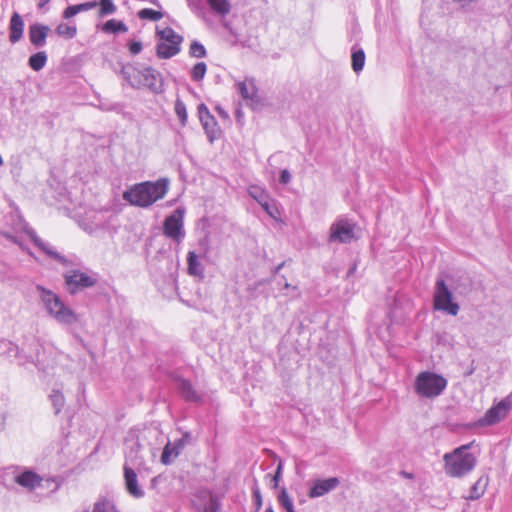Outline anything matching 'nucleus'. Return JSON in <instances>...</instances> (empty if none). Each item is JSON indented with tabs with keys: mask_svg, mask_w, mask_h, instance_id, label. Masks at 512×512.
Returning a JSON list of instances; mask_svg holds the SVG:
<instances>
[{
	"mask_svg": "<svg viewBox=\"0 0 512 512\" xmlns=\"http://www.w3.org/2000/svg\"><path fill=\"white\" fill-rule=\"evenodd\" d=\"M142 48H143V46L140 41H130L128 43V49L132 55L139 54L142 51Z\"/></svg>",
	"mask_w": 512,
	"mask_h": 512,
	"instance_id": "obj_42",
	"label": "nucleus"
},
{
	"mask_svg": "<svg viewBox=\"0 0 512 512\" xmlns=\"http://www.w3.org/2000/svg\"><path fill=\"white\" fill-rule=\"evenodd\" d=\"M261 207L265 210V212L274 220H279L280 217V210L278 206L276 205L275 200L268 198V201L263 203Z\"/></svg>",
	"mask_w": 512,
	"mask_h": 512,
	"instance_id": "obj_36",
	"label": "nucleus"
},
{
	"mask_svg": "<svg viewBox=\"0 0 512 512\" xmlns=\"http://www.w3.org/2000/svg\"><path fill=\"white\" fill-rule=\"evenodd\" d=\"M512 408V400L507 396L498 403L492 405L485 414L475 422V426L487 427L495 425L504 420Z\"/></svg>",
	"mask_w": 512,
	"mask_h": 512,
	"instance_id": "obj_9",
	"label": "nucleus"
},
{
	"mask_svg": "<svg viewBox=\"0 0 512 512\" xmlns=\"http://www.w3.org/2000/svg\"><path fill=\"white\" fill-rule=\"evenodd\" d=\"M101 30L107 34H118L127 32L128 27L123 21L110 19L101 26Z\"/></svg>",
	"mask_w": 512,
	"mask_h": 512,
	"instance_id": "obj_26",
	"label": "nucleus"
},
{
	"mask_svg": "<svg viewBox=\"0 0 512 512\" xmlns=\"http://www.w3.org/2000/svg\"><path fill=\"white\" fill-rule=\"evenodd\" d=\"M188 271L191 275L198 276L203 273V268L195 252L190 251L187 256Z\"/></svg>",
	"mask_w": 512,
	"mask_h": 512,
	"instance_id": "obj_29",
	"label": "nucleus"
},
{
	"mask_svg": "<svg viewBox=\"0 0 512 512\" xmlns=\"http://www.w3.org/2000/svg\"><path fill=\"white\" fill-rule=\"evenodd\" d=\"M291 178H292L291 173L287 169H283L280 173L279 181L281 184L286 185V184L290 183Z\"/></svg>",
	"mask_w": 512,
	"mask_h": 512,
	"instance_id": "obj_44",
	"label": "nucleus"
},
{
	"mask_svg": "<svg viewBox=\"0 0 512 512\" xmlns=\"http://www.w3.org/2000/svg\"><path fill=\"white\" fill-rule=\"evenodd\" d=\"M4 420H5V417L2 414H0V429L3 428Z\"/></svg>",
	"mask_w": 512,
	"mask_h": 512,
	"instance_id": "obj_52",
	"label": "nucleus"
},
{
	"mask_svg": "<svg viewBox=\"0 0 512 512\" xmlns=\"http://www.w3.org/2000/svg\"><path fill=\"white\" fill-rule=\"evenodd\" d=\"M198 115L209 141L213 142L219 134V129L214 116L203 103L198 106Z\"/></svg>",
	"mask_w": 512,
	"mask_h": 512,
	"instance_id": "obj_15",
	"label": "nucleus"
},
{
	"mask_svg": "<svg viewBox=\"0 0 512 512\" xmlns=\"http://www.w3.org/2000/svg\"><path fill=\"white\" fill-rule=\"evenodd\" d=\"M354 222L341 218L332 223L330 227L329 242L347 244L355 239Z\"/></svg>",
	"mask_w": 512,
	"mask_h": 512,
	"instance_id": "obj_11",
	"label": "nucleus"
},
{
	"mask_svg": "<svg viewBox=\"0 0 512 512\" xmlns=\"http://www.w3.org/2000/svg\"><path fill=\"white\" fill-rule=\"evenodd\" d=\"M185 446V440L184 438H181L177 441H175L173 444L168 442L166 446L163 449L162 455H161V462L165 465L170 464L173 457H177L181 450Z\"/></svg>",
	"mask_w": 512,
	"mask_h": 512,
	"instance_id": "obj_23",
	"label": "nucleus"
},
{
	"mask_svg": "<svg viewBox=\"0 0 512 512\" xmlns=\"http://www.w3.org/2000/svg\"><path fill=\"white\" fill-rule=\"evenodd\" d=\"M77 15V9L75 5L68 6L63 12V18L70 19Z\"/></svg>",
	"mask_w": 512,
	"mask_h": 512,
	"instance_id": "obj_45",
	"label": "nucleus"
},
{
	"mask_svg": "<svg viewBox=\"0 0 512 512\" xmlns=\"http://www.w3.org/2000/svg\"><path fill=\"white\" fill-rule=\"evenodd\" d=\"M137 16L141 20L159 21L164 17V12L159 10H153L150 8H143L137 12Z\"/></svg>",
	"mask_w": 512,
	"mask_h": 512,
	"instance_id": "obj_30",
	"label": "nucleus"
},
{
	"mask_svg": "<svg viewBox=\"0 0 512 512\" xmlns=\"http://www.w3.org/2000/svg\"><path fill=\"white\" fill-rule=\"evenodd\" d=\"M473 442L461 445L443 456L444 471L452 478H462L473 471L477 457L469 450Z\"/></svg>",
	"mask_w": 512,
	"mask_h": 512,
	"instance_id": "obj_2",
	"label": "nucleus"
},
{
	"mask_svg": "<svg viewBox=\"0 0 512 512\" xmlns=\"http://www.w3.org/2000/svg\"><path fill=\"white\" fill-rule=\"evenodd\" d=\"M236 85L243 100L251 104L258 102L257 88L252 79H246L242 82H238Z\"/></svg>",
	"mask_w": 512,
	"mask_h": 512,
	"instance_id": "obj_20",
	"label": "nucleus"
},
{
	"mask_svg": "<svg viewBox=\"0 0 512 512\" xmlns=\"http://www.w3.org/2000/svg\"><path fill=\"white\" fill-rule=\"evenodd\" d=\"M123 470L124 484L127 493L135 499L143 498L145 496V491L138 482L137 469L124 465Z\"/></svg>",
	"mask_w": 512,
	"mask_h": 512,
	"instance_id": "obj_13",
	"label": "nucleus"
},
{
	"mask_svg": "<svg viewBox=\"0 0 512 512\" xmlns=\"http://www.w3.org/2000/svg\"><path fill=\"white\" fill-rule=\"evenodd\" d=\"M100 224H101V221H97V222H95L93 225L85 226V227H84V229H85V230H92V229H93V227H95V226H99Z\"/></svg>",
	"mask_w": 512,
	"mask_h": 512,
	"instance_id": "obj_49",
	"label": "nucleus"
},
{
	"mask_svg": "<svg viewBox=\"0 0 512 512\" xmlns=\"http://www.w3.org/2000/svg\"><path fill=\"white\" fill-rule=\"evenodd\" d=\"M177 389L180 395L189 402H199L201 400V395L194 389L192 384L185 379H177L176 381Z\"/></svg>",
	"mask_w": 512,
	"mask_h": 512,
	"instance_id": "obj_22",
	"label": "nucleus"
},
{
	"mask_svg": "<svg viewBox=\"0 0 512 512\" xmlns=\"http://www.w3.org/2000/svg\"><path fill=\"white\" fill-rule=\"evenodd\" d=\"M156 36L160 40L156 45V53L160 59L172 58L180 52L183 37L176 33L171 27L164 29L157 27Z\"/></svg>",
	"mask_w": 512,
	"mask_h": 512,
	"instance_id": "obj_6",
	"label": "nucleus"
},
{
	"mask_svg": "<svg viewBox=\"0 0 512 512\" xmlns=\"http://www.w3.org/2000/svg\"><path fill=\"white\" fill-rule=\"evenodd\" d=\"M283 266V264H280L279 266H277V271Z\"/></svg>",
	"mask_w": 512,
	"mask_h": 512,
	"instance_id": "obj_54",
	"label": "nucleus"
},
{
	"mask_svg": "<svg viewBox=\"0 0 512 512\" xmlns=\"http://www.w3.org/2000/svg\"><path fill=\"white\" fill-rule=\"evenodd\" d=\"M76 9H77V14L80 13V12H85V9H84V6L83 4H77L75 5Z\"/></svg>",
	"mask_w": 512,
	"mask_h": 512,
	"instance_id": "obj_50",
	"label": "nucleus"
},
{
	"mask_svg": "<svg viewBox=\"0 0 512 512\" xmlns=\"http://www.w3.org/2000/svg\"><path fill=\"white\" fill-rule=\"evenodd\" d=\"M63 277L67 291L71 295H75L83 289L93 287L98 282L96 274H88L76 269L67 271Z\"/></svg>",
	"mask_w": 512,
	"mask_h": 512,
	"instance_id": "obj_10",
	"label": "nucleus"
},
{
	"mask_svg": "<svg viewBox=\"0 0 512 512\" xmlns=\"http://www.w3.org/2000/svg\"><path fill=\"white\" fill-rule=\"evenodd\" d=\"M14 481L28 491H33L38 488L39 485H43V477L29 469L17 473L14 477Z\"/></svg>",
	"mask_w": 512,
	"mask_h": 512,
	"instance_id": "obj_17",
	"label": "nucleus"
},
{
	"mask_svg": "<svg viewBox=\"0 0 512 512\" xmlns=\"http://www.w3.org/2000/svg\"><path fill=\"white\" fill-rule=\"evenodd\" d=\"M414 387L419 396L435 398L446 389L447 380L434 372L424 371L417 375Z\"/></svg>",
	"mask_w": 512,
	"mask_h": 512,
	"instance_id": "obj_5",
	"label": "nucleus"
},
{
	"mask_svg": "<svg viewBox=\"0 0 512 512\" xmlns=\"http://www.w3.org/2000/svg\"><path fill=\"white\" fill-rule=\"evenodd\" d=\"M205 47L198 41H193L190 45L189 54L195 58H203L206 56Z\"/></svg>",
	"mask_w": 512,
	"mask_h": 512,
	"instance_id": "obj_40",
	"label": "nucleus"
},
{
	"mask_svg": "<svg viewBox=\"0 0 512 512\" xmlns=\"http://www.w3.org/2000/svg\"><path fill=\"white\" fill-rule=\"evenodd\" d=\"M365 58L364 50L357 44L353 45L351 48V65L355 73L358 74L363 70Z\"/></svg>",
	"mask_w": 512,
	"mask_h": 512,
	"instance_id": "obj_25",
	"label": "nucleus"
},
{
	"mask_svg": "<svg viewBox=\"0 0 512 512\" xmlns=\"http://www.w3.org/2000/svg\"><path fill=\"white\" fill-rule=\"evenodd\" d=\"M278 503L281 507H283L286 512H296L294 509L293 501L290 498L287 489L282 487L277 496Z\"/></svg>",
	"mask_w": 512,
	"mask_h": 512,
	"instance_id": "obj_32",
	"label": "nucleus"
},
{
	"mask_svg": "<svg viewBox=\"0 0 512 512\" xmlns=\"http://www.w3.org/2000/svg\"><path fill=\"white\" fill-rule=\"evenodd\" d=\"M50 28L43 24H33L29 27V39L35 47H43Z\"/></svg>",
	"mask_w": 512,
	"mask_h": 512,
	"instance_id": "obj_19",
	"label": "nucleus"
},
{
	"mask_svg": "<svg viewBox=\"0 0 512 512\" xmlns=\"http://www.w3.org/2000/svg\"><path fill=\"white\" fill-rule=\"evenodd\" d=\"M265 512H274V510H273L272 506H269V507L265 510Z\"/></svg>",
	"mask_w": 512,
	"mask_h": 512,
	"instance_id": "obj_53",
	"label": "nucleus"
},
{
	"mask_svg": "<svg viewBox=\"0 0 512 512\" xmlns=\"http://www.w3.org/2000/svg\"><path fill=\"white\" fill-rule=\"evenodd\" d=\"M174 110H175V113H176L177 117L179 118L181 124L185 125L187 122L188 115H187L186 105L184 104V102L181 99L178 98L175 101Z\"/></svg>",
	"mask_w": 512,
	"mask_h": 512,
	"instance_id": "obj_38",
	"label": "nucleus"
},
{
	"mask_svg": "<svg viewBox=\"0 0 512 512\" xmlns=\"http://www.w3.org/2000/svg\"><path fill=\"white\" fill-rule=\"evenodd\" d=\"M489 484V476L484 474L481 475L478 480L471 486L468 496H466L467 500H478L481 498Z\"/></svg>",
	"mask_w": 512,
	"mask_h": 512,
	"instance_id": "obj_24",
	"label": "nucleus"
},
{
	"mask_svg": "<svg viewBox=\"0 0 512 512\" xmlns=\"http://www.w3.org/2000/svg\"><path fill=\"white\" fill-rule=\"evenodd\" d=\"M21 233H26L30 237V239L34 242V244L50 258L56 260L57 262H59L63 265L68 264L67 259L63 255L58 253L52 245H50L49 243H46L42 239H40L35 234V232L32 229H30L27 226V224L20 217H16L14 233H11L9 231H3L2 235L6 239L14 242L15 244H18L20 247L23 248V244H22V240H21Z\"/></svg>",
	"mask_w": 512,
	"mask_h": 512,
	"instance_id": "obj_4",
	"label": "nucleus"
},
{
	"mask_svg": "<svg viewBox=\"0 0 512 512\" xmlns=\"http://www.w3.org/2000/svg\"><path fill=\"white\" fill-rule=\"evenodd\" d=\"M47 62V54L44 51L37 52L29 57L28 63L34 71H40Z\"/></svg>",
	"mask_w": 512,
	"mask_h": 512,
	"instance_id": "obj_28",
	"label": "nucleus"
},
{
	"mask_svg": "<svg viewBox=\"0 0 512 512\" xmlns=\"http://www.w3.org/2000/svg\"><path fill=\"white\" fill-rule=\"evenodd\" d=\"M340 484V480L337 477H331L328 479H317L312 482L309 489L308 496L310 498L321 497L333 490H335Z\"/></svg>",
	"mask_w": 512,
	"mask_h": 512,
	"instance_id": "obj_16",
	"label": "nucleus"
},
{
	"mask_svg": "<svg viewBox=\"0 0 512 512\" xmlns=\"http://www.w3.org/2000/svg\"><path fill=\"white\" fill-rule=\"evenodd\" d=\"M169 183L168 178L136 183L123 192V199L132 206L148 208L166 196Z\"/></svg>",
	"mask_w": 512,
	"mask_h": 512,
	"instance_id": "obj_1",
	"label": "nucleus"
},
{
	"mask_svg": "<svg viewBox=\"0 0 512 512\" xmlns=\"http://www.w3.org/2000/svg\"><path fill=\"white\" fill-rule=\"evenodd\" d=\"M282 468H283L282 462H279L276 472H275V475L271 478V482H272L274 488H276L278 486V483H279V480H280L281 474H282Z\"/></svg>",
	"mask_w": 512,
	"mask_h": 512,
	"instance_id": "obj_43",
	"label": "nucleus"
},
{
	"mask_svg": "<svg viewBox=\"0 0 512 512\" xmlns=\"http://www.w3.org/2000/svg\"><path fill=\"white\" fill-rule=\"evenodd\" d=\"M55 414H59L65 405V397L58 389H53L49 395Z\"/></svg>",
	"mask_w": 512,
	"mask_h": 512,
	"instance_id": "obj_31",
	"label": "nucleus"
},
{
	"mask_svg": "<svg viewBox=\"0 0 512 512\" xmlns=\"http://www.w3.org/2000/svg\"><path fill=\"white\" fill-rule=\"evenodd\" d=\"M185 208L178 207L173 213L167 216L163 223V233L166 237L179 244L185 238L184 230Z\"/></svg>",
	"mask_w": 512,
	"mask_h": 512,
	"instance_id": "obj_8",
	"label": "nucleus"
},
{
	"mask_svg": "<svg viewBox=\"0 0 512 512\" xmlns=\"http://www.w3.org/2000/svg\"><path fill=\"white\" fill-rule=\"evenodd\" d=\"M56 33L65 39H72L77 34V28L75 25L61 23L57 26Z\"/></svg>",
	"mask_w": 512,
	"mask_h": 512,
	"instance_id": "obj_35",
	"label": "nucleus"
},
{
	"mask_svg": "<svg viewBox=\"0 0 512 512\" xmlns=\"http://www.w3.org/2000/svg\"><path fill=\"white\" fill-rule=\"evenodd\" d=\"M248 194L255 200L257 203L261 206L263 203L268 201V198H270V195L268 192L257 185H251L248 188Z\"/></svg>",
	"mask_w": 512,
	"mask_h": 512,
	"instance_id": "obj_27",
	"label": "nucleus"
},
{
	"mask_svg": "<svg viewBox=\"0 0 512 512\" xmlns=\"http://www.w3.org/2000/svg\"><path fill=\"white\" fill-rule=\"evenodd\" d=\"M40 300L50 317L61 325L71 326L79 321V316L74 310L64 304L61 298L51 290L38 285Z\"/></svg>",
	"mask_w": 512,
	"mask_h": 512,
	"instance_id": "obj_3",
	"label": "nucleus"
},
{
	"mask_svg": "<svg viewBox=\"0 0 512 512\" xmlns=\"http://www.w3.org/2000/svg\"><path fill=\"white\" fill-rule=\"evenodd\" d=\"M98 5H99V11H98L99 17H106L108 15L114 14L117 11V7L112 0H100V2H98Z\"/></svg>",
	"mask_w": 512,
	"mask_h": 512,
	"instance_id": "obj_34",
	"label": "nucleus"
},
{
	"mask_svg": "<svg viewBox=\"0 0 512 512\" xmlns=\"http://www.w3.org/2000/svg\"><path fill=\"white\" fill-rule=\"evenodd\" d=\"M43 485H39L38 488H44L49 490L50 493L56 492L61 486V480L58 477H43Z\"/></svg>",
	"mask_w": 512,
	"mask_h": 512,
	"instance_id": "obj_37",
	"label": "nucleus"
},
{
	"mask_svg": "<svg viewBox=\"0 0 512 512\" xmlns=\"http://www.w3.org/2000/svg\"><path fill=\"white\" fill-rule=\"evenodd\" d=\"M141 444L137 438H130L126 441L125 463L132 468L140 469L143 466L144 460L140 453Z\"/></svg>",
	"mask_w": 512,
	"mask_h": 512,
	"instance_id": "obj_14",
	"label": "nucleus"
},
{
	"mask_svg": "<svg viewBox=\"0 0 512 512\" xmlns=\"http://www.w3.org/2000/svg\"><path fill=\"white\" fill-rule=\"evenodd\" d=\"M50 0H39L38 6L39 8L44 7Z\"/></svg>",
	"mask_w": 512,
	"mask_h": 512,
	"instance_id": "obj_51",
	"label": "nucleus"
},
{
	"mask_svg": "<svg viewBox=\"0 0 512 512\" xmlns=\"http://www.w3.org/2000/svg\"><path fill=\"white\" fill-rule=\"evenodd\" d=\"M10 348H9V352H15V356L18 357L19 355V347L17 345H14L13 343H10Z\"/></svg>",
	"mask_w": 512,
	"mask_h": 512,
	"instance_id": "obj_48",
	"label": "nucleus"
},
{
	"mask_svg": "<svg viewBox=\"0 0 512 512\" xmlns=\"http://www.w3.org/2000/svg\"><path fill=\"white\" fill-rule=\"evenodd\" d=\"M24 21L18 12H14L9 23V40L17 43L23 36Z\"/></svg>",
	"mask_w": 512,
	"mask_h": 512,
	"instance_id": "obj_21",
	"label": "nucleus"
},
{
	"mask_svg": "<svg viewBox=\"0 0 512 512\" xmlns=\"http://www.w3.org/2000/svg\"><path fill=\"white\" fill-rule=\"evenodd\" d=\"M82 4L84 6L85 11H89V10L95 8L96 6H98L97 1H89V2L82 3Z\"/></svg>",
	"mask_w": 512,
	"mask_h": 512,
	"instance_id": "obj_47",
	"label": "nucleus"
},
{
	"mask_svg": "<svg viewBox=\"0 0 512 512\" xmlns=\"http://www.w3.org/2000/svg\"><path fill=\"white\" fill-rule=\"evenodd\" d=\"M99 108L103 111H114V110L119 109V104L101 102V104L99 105Z\"/></svg>",
	"mask_w": 512,
	"mask_h": 512,
	"instance_id": "obj_46",
	"label": "nucleus"
},
{
	"mask_svg": "<svg viewBox=\"0 0 512 512\" xmlns=\"http://www.w3.org/2000/svg\"><path fill=\"white\" fill-rule=\"evenodd\" d=\"M252 496H253V501H254V505H255V511L258 512L262 507L263 500H262L260 488H259L256 480H254V484L252 486Z\"/></svg>",
	"mask_w": 512,
	"mask_h": 512,
	"instance_id": "obj_41",
	"label": "nucleus"
},
{
	"mask_svg": "<svg viewBox=\"0 0 512 512\" xmlns=\"http://www.w3.org/2000/svg\"><path fill=\"white\" fill-rule=\"evenodd\" d=\"M211 9L222 15V16H225L227 15L229 12H230V3L228 2V0H207Z\"/></svg>",
	"mask_w": 512,
	"mask_h": 512,
	"instance_id": "obj_33",
	"label": "nucleus"
},
{
	"mask_svg": "<svg viewBox=\"0 0 512 512\" xmlns=\"http://www.w3.org/2000/svg\"><path fill=\"white\" fill-rule=\"evenodd\" d=\"M120 74L124 81L134 89H142L145 67L134 63H126L121 67Z\"/></svg>",
	"mask_w": 512,
	"mask_h": 512,
	"instance_id": "obj_12",
	"label": "nucleus"
},
{
	"mask_svg": "<svg viewBox=\"0 0 512 512\" xmlns=\"http://www.w3.org/2000/svg\"><path fill=\"white\" fill-rule=\"evenodd\" d=\"M143 79V88H147L157 94L163 92V78L161 73L156 69L152 67H145V77Z\"/></svg>",
	"mask_w": 512,
	"mask_h": 512,
	"instance_id": "obj_18",
	"label": "nucleus"
},
{
	"mask_svg": "<svg viewBox=\"0 0 512 512\" xmlns=\"http://www.w3.org/2000/svg\"><path fill=\"white\" fill-rule=\"evenodd\" d=\"M433 305L435 310L443 311L452 316H456L459 312L460 307L453 301L452 292L443 279L436 281Z\"/></svg>",
	"mask_w": 512,
	"mask_h": 512,
	"instance_id": "obj_7",
	"label": "nucleus"
},
{
	"mask_svg": "<svg viewBox=\"0 0 512 512\" xmlns=\"http://www.w3.org/2000/svg\"><path fill=\"white\" fill-rule=\"evenodd\" d=\"M207 71V66L204 62H198L194 65V67L191 70V78L194 81H201Z\"/></svg>",
	"mask_w": 512,
	"mask_h": 512,
	"instance_id": "obj_39",
	"label": "nucleus"
}]
</instances>
